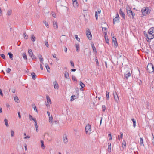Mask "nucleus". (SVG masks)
Masks as SVG:
<instances>
[{
    "label": "nucleus",
    "mask_w": 154,
    "mask_h": 154,
    "mask_svg": "<svg viewBox=\"0 0 154 154\" xmlns=\"http://www.w3.org/2000/svg\"><path fill=\"white\" fill-rule=\"evenodd\" d=\"M148 34H146L148 41L149 40H151L154 38V27H151L149 29Z\"/></svg>",
    "instance_id": "nucleus-1"
},
{
    "label": "nucleus",
    "mask_w": 154,
    "mask_h": 154,
    "mask_svg": "<svg viewBox=\"0 0 154 154\" xmlns=\"http://www.w3.org/2000/svg\"><path fill=\"white\" fill-rule=\"evenodd\" d=\"M126 8L127 14L130 17H131L132 18H133L134 17V14H133L132 13V12L131 10V9L129 8V7L128 6H127V7H126Z\"/></svg>",
    "instance_id": "nucleus-2"
},
{
    "label": "nucleus",
    "mask_w": 154,
    "mask_h": 154,
    "mask_svg": "<svg viewBox=\"0 0 154 154\" xmlns=\"http://www.w3.org/2000/svg\"><path fill=\"white\" fill-rule=\"evenodd\" d=\"M85 131L86 133L88 134H90L91 133V126L90 124H88L86 125Z\"/></svg>",
    "instance_id": "nucleus-3"
},
{
    "label": "nucleus",
    "mask_w": 154,
    "mask_h": 154,
    "mask_svg": "<svg viewBox=\"0 0 154 154\" xmlns=\"http://www.w3.org/2000/svg\"><path fill=\"white\" fill-rule=\"evenodd\" d=\"M147 70L148 72L150 73L152 72H154V66L152 63H149L148 64L147 66Z\"/></svg>",
    "instance_id": "nucleus-4"
},
{
    "label": "nucleus",
    "mask_w": 154,
    "mask_h": 154,
    "mask_svg": "<svg viewBox=\"0 0 154 154\" xmlns=\"http://www.w3.org/2000/svg\"><path fill=\"white\" fill-rule=\"evenodd\" d=\"M141 11L142 15H146L150 13V10L147 7L143 8L141 10Z\"/></svg>",
    "instance_id": "nucleus-5"
},
{
    "label": "nucleus",
    "mask_w": 154,
    "mask_h": 154,
    "mask_svg": "<svg viewBox=\"0 0 154 154\" xmlns=\"http://www.w3.org/2000/svg\"><path fill=\"white\" fill-rule=\"evenodd\" d=\"M60 39V42L61 44H64L67 40L66 37L64 35L61 36Z\"/></svg>",
    "instance_id": "nucleus-6"
},
{
    "label": "nucleus",
    "mask_w": 154,
    "mask_h": 154,
    "mask_svg": "<svg viewBox=\"0 0 154 154\" xmlns=\"http://www.w3.org/2000/svg\"><path fill=\"white\" fill-rule=\"evenodd\" d=\"M86 35L89 40H91L92 39V37L91 33L89 31V29H88L86 32Z\"/></svg>",
    "instance_id": "nucleus-7"
},
{
    "label": "nucleus",
    "mask_w": 154,
    "mask_h": 154,
    "mask_svg": "<svg viewBox=\"0 0 154 154\" xmlns=\"http://www.w3.org/2000/svg\"><path fill=\"white\" fill-rule=\"evenodd\" d=\"M119 20V16L117 13V16L115 18L113 19V24H114L115 23L118 22Z\"/></svg>",
    "instance_id": "nucleus-8"
},
{
    "label": "nucleus",
    "mask_w": 154,
    "mask_h": 154,
    "mask_svg": "<svg viewBox=\"0 0 154 154\" xmlns=\"http://www.w3.org/2000/svg\"><path fill=\"white\" fill-rule=\"evenodd\" d=\"M131 75V73L130 71H127L125 73V77L126 79H128V78Z\"/></svg>",
    "instance_id": "nucleus-9"
},
{
    "label": "nucleus",
    "mask_w": 154,
    "mask_h": 154,
    "mask_svg": "<svg viewBox=\"0 0 154 154\" xmlns=\"http://www.w3.org/2000/svg\"><path fill=\"white\" fill-rule=\"evenodd\" d=\"M114 98L115 100V101L117 102L118 103L119 101V98L117 94L116 93L115 94H113Z\"/></svg>",
    "instance_id": "nucleus-10"
},
{
    "label": "nucleus",
    "mask_w": 154,
    "mask_h": 154,
    "mask_svg": "<svg viewBox=\"0 0 154 154\" xmlns=\"http://www.w3.org/2000/svg\"><path fill=\"white\" fill-rule=\"evenodd\" d=\"M53 25L54 28L55 29H57L58 28L57 22L56 21H54L53 22Z\"/></svg>",
    "instance_id": "nucleus-11"
},
{
    "label": "nucleus",
    "mask_w": 154,
    "mask_h": 154,
    "mask_svg": "<svg viewBox=\"0 0 154 154\" xmlns=\"http://www.w3.org/2000/svg\"><path fill=\"white\" fill-rule=\"evenodd\" d=\"M73 5L75 8H77L78 6V4L76 0H72Z\"/></svg>",
    "instance_id": "nucleus-12"
},
{
    "label": "nucleus",
    "mask_w": 154,
    "mask_h": 154,
    "mask_svg": "<svg viewBox=\"0 0 154 154\" xmlns=\"http://www.w3.org/2000/svg\"><path fill=\"white\" fill-rule=\"evenodd\" d=\"M104 38L106 41V42L108 44L109 43V39L108 38V36L107 35V33L106 32H104Z\"/></svg>",
    "instance_id": "nucleus-13"
},
{
    "label": "nucleus",
    "mask_w": 154,
    "mask_h": 154,
    "mask_svg": "<svg viewBox=\"0 0 154 154\" xmlns=\"http://www.w3.org/2000/svg\"><path fill=\"white\" fill-rule=\"evenodd\" d=\"M53 84L54 88L55 89H58V84L56 81H55L53 82Z\"/></svg>",
    "instance_id": "nucleus-14"
},
{
    "label": "nucleus",
    "mask_w": 154,
    "mask_h": 154,
    "mask_svg": "<svg viewBox=\"0 0 154 154\" xmlns=\"http://www.w3.org/2000/svg\"><path fill=\"white\" fill-rule=\"evenodd\" d=\"M112 42H114L115 45L117 46L118 45V44L116 41V38L114 36H113L112 37Z\"/></svg>",
    "instance_id": "nucleus-15"
},
{
    "label": "nucleus",
    "mask_w": 154,
    "mask_h": 154,
    "mask_svg": "<svg viewBox=\"0 0 154 154\" xmlns=\"http://www.w3.org/2000/svg\"><path fill=\"white\" fill-rule=\"evenodd\" d=\"M120 15L124 19L125 18V15L122 10L120 9L119 12Z\"/></svg>",
    "instance_id": "nucleus-16"
},
{
    "label": "nucleus",
    "mask_w": 154,
    "mask_h": 154,
    "mask_svg": "<svg viewBox=\"0 0 154 154\" xmlns=\"http://www.w3.org/2000/svg\"><path fill=\"white\" fill-rule=\"evenodd\" d=\"M38 57L39 58V60H40V61L41 62V63L42 64H44V63L43 62V59L42 58V56L41 55H40V54H39L38 55Z\"/></svg>",
    "instance_id": "nucleus-17"
},
{
    "label": "nucleus",
    "mask_w": 154,
    "mask_h": 154,
    "mask_svg": "<svg viewBox=\"0 0 154 154\" xmlns=\"http://www.w3.org/2000/svg\"><path fill=\"white\" fill-rule=\"evenodd\" d=\"M45 66L47 70V72H50V69L49 65L47 64L46 63L45 64Z\"/></svg>",
    "instance_id": "nucleus-18"
},
{
    "label": "nucleus",
    "mask_w": 154,
    "mask_h": 154,
    "mask_svg": "<svg viewBox=\"0 0 154 154\" xmlns=\"http://www.w3.org/2000/svg\"><path fill=\"white\" fill-rule=\"evenodd\" d=\"M108 148L107 151L109 152H111V143H108Z\"/></svg>",
    "instance_id": "nucleus-19"
},
{
    "label": "nucleus",
    "mask_w": 154,
    "mask_h": 154,
    "mask_svg": "<svg viewBox=\"0 0 154 154\" xmlns=\"http://www.w3.org/2000/svg\"><path fill=\"white\" fill-rule=\"evenodd\" d=\"M46 99L47 103H50V104H51V99L48 95L46 96Z\"/></svg>",
    "instance_id": "nucleus-20"
},
{
    "label": "nucleus",
    "mask_w": 154,
    "mask_h": 154,
    "mask_svg": "<svg viewBox=\"0 0 154 154\" xmlns=\"http://www.w3.org/2000/svg\"><path fill=\"white\" fill-rule=\"evenodd\" d=\"M49 121L50 123H52L53 122V118L52 115L49 117Z\"/></svg>",
    "instance_id": "nucleus-21"
},
{
    "label": "nucleus",
    "mask_w": 154,
    "mask_h": 154,
    "mask_svg": "<svg viewBox=\"0 0 154 154\" xmlns=\"http://www.w3.org/2000/svg\"><path fill=\"white\" fill-rule=\"evenodd\" d=\"M28 52L29 55L30 56H32L33 55V53L31 49H29L28 50Z\"/></svg>",
    "instance_id": "nucleus-22"
},
{
    "label": "nucleus",
    "mask_w": 154,
    "mask_h": 154,
    "mask_svg": "<svg viewBox=\"0 0 154 154\" xmlns=\"http://www.w3.org/2000/svg\"><path fill=\"white\" fill-rule=\"evenodd\" d=\"M140 145L143 146H144V144H143V139L141 138H140Z\"/></svg>",
    "instance_id": "nucleus-23"
},
{
    "label": "nucleus",
    "mask_w": 154,
    "mask_h": 154,
    "mask_svg": "<svg viewBox=\"0 0 154 154\" xmlns=\"http://www.w3.org/2000/svg\"><path fill=\"white\" fill-rule=\"evenodd\" d=\"M12 10L11 9L8 10L7 12V15L8 16L10 15L12 13Z\"/></svg>",
    "instance_id": "nucleus-24"
},
{
    "label": "nucleus",
    "mask_w": 154,
    "mask_h": 154,
    "mask_svg": "<svg viewBox=\"0 0 154 154\" xmlns=\"http://www.w3.org/2000/svg\"><path fill=\"white\" fill-rule=\"evenodd\" d=\"M65 77L66 79L69 78V75L68 73L67 72H65L64 73Z\"/></svg>",
    "instance_id": "nucleus-25"
},
{
    "label": "nucleus",
    "mask_w": 154,
    "mask_h": 154,
    "mask_svg": "<svg viewBox=\"0 0 154 154\" xmlns=\"http://www.w3.org/2000/svg\"><path fill=\"white\" fill-rule=\"evenodd\" d=\"M14 100L15 102H17L18 103L19 102V100L18 97L17 96H15L14 97Z\"/></svg>",
    "instance_id": "nucleus-26"
},
{
    "label": "nucleus",
    "mask_w": 154,
    "mask_h": 154,
    "mask_svg": "<svg viewBox=\"0 0 154 154\" xmlns=\"http://www.w3.org/2000/svg\"><path fill=\"white\" fill-rule=\"evenodd\" d=\"M4 122L5 123V124L6 127H8L9 126V125L8 123V120L5 119H4Z\"/></svg>",
    "instance_id": "nucleus-27"
},
{
    "label": "nucleus",
    "mask_w": 154,
    "mask_h": 154,
    "mask_svg": "<svg viewBox=\"0 0 154 154\" xmlns=\"http://www.w3.org/2000/svg\"><path fill=\"white\" fill-rule=\"evenodd\" d=\"M31 75L33 79L35 80L36 79V75L33 72L31 74Z\"/></svg>",
    "instance_id": "nucleus-28"
},
{
    "label": "nucleus",
    "mask_w": 154,
    "mask_h": 154,
    "mask_svg": "<svg viewBox=\"0 0 154 154\" xmlns=\"http://www.w3.org/2000/svg\"><path fill=\"white\" fill-rule=\"evenodd\" d=\"M41 147L43 149H44L45 148V146L44 144V141L42 140H41Z\"/></svg>",
    "instance_id": "nucleus-29"
},
{
    "label": "nucleus",
    "mask_w": 154,
    "mask_h": 154,
    "mask_svg": "<svg viewBox=\"0 0 154 154\" xmlns=\"http://www.w3.org/2000/svg\"><path fill=\"white\" fill-rule=\"evenodd\" d=\"M91 46H92L94 52H97L96 48L94 46V45L93 44H92V45Z\"/></svg>",
    "instance_id": "nucleus-30"
},
{
    "label": "nucleus",
    "mask_w": 154,
    "mask_h": 154,
    "mask_svg": "<svg viewBox=\"0 0 154 154\" xmlns=\"http://www.w3.org/2000/svg\"><path fill=\"white\" fill-rule=\"evenodd\" d=\"M79 84L80 86H81V89L82 88H83L85 86V84L81 81L80 82Z\"/></svg>",
    "instance_id": "nucleus-31"
},
{
    "label": "nucleus",
    "mask_w": 154,
    "mask_h": 154,
    "mask_svg": "<svg viewBox=\"0 0 154 154\" xmlns=\"http://www.w3.org/2000/svg\"><path fill=\"white\" fill-rule=\"evenodd\" d=\"M76 49L77 51L78 52H79V45L76 44Z\"/></svg>",
    "instance_id": "nucleus-32"
},
{
    "label": "nucleus",
    "mask_w": 154,
    "mask_h": 154,
    "mask_svg": "<svg viewBox=\"0 0 154 154\" xmlns=\"http://www.w3.org/2000/svg\"><path fill=\"white\" fill-rule=\"evenodd\" d=\"M122 147L123 148H125L126 146V144L125 141H123L122 142Z\"/></svg>",
    "instance_id": "nucleus-33"
},
{
    "label": "nucleus",
    "mask_w": 154,
    "mask_h": 154,
    "mask_svg": "<svg viewBox=\"0 0 154 154\" xmlns=\"http://www.w3.org/2000/svg\"><path fill=\"white\" fill-rule=\"evenodd\" d=\"M32 120H33L35 122V126H38L37 125V122L36 121V119H33Z\"/></svg>",
    "instance_id": "nucleus-34"
},
{
    "label": "nucleus",
    "mask_w": 154,
    "mask_h": 154,
    "mask_svg": "<svg viewBox=\"0 0 154 154\" xmlns=\"http://www.w3.org/2000/svg\"><path fill=\"white\" fill-rule=\"evenodd\" d=\"M23 56L24 60H26L27 59V57L26 54H23Z\"/></svg>",
    "instance_id": "nucleus-35"
},
{
    "label": "nucleus",
    "mask_w": 154,
    "mask_h": 154,
    "mask_svg": "<svg viewBox=\"0 0 154 154\" xmlns=\"http://www.w3.org/2000/svg\"><path fill=\"white\" fill-rule=\"evenodd\" d=\"M35 38L34 36L33 35H32L31 36V40L33 42H34L35 40Z\"/></svg>",
    "instance_id": "nucleus-36"
},
{
    "label": "nucleus",
    "mask_w": 154,
    "mask_h": 154,
    "mask_svg": "<svg viewBox=\"0 0 154 154\" xmlns=\"http://www.w3.org/2000/svg\"><path fill=\"white\" fill-rule=\"evenodd\" d=\"M132 121L133 122V127H136V121L134 119H132Z\"/></svg>",
    "instance_id": "nucleus-37"
},
{
    "label": "nucleus",
    "mask_w": 154,
    "mask_h": 154,
    "mask_svg": "<svg viewBox=\"0 0 154 154\" xmlns=\"http://www.w3.org/2000/svg\"><path fill=\"white\" fill-rule=\"evenodd\" d=\"M44 23L45 24V26H46V27L47 28H49V25L48 23V22L45 21H44Z\"/></svg>",
    "instance_id": "nucleus-38"
},
{
    "label": "nucleus",
    "mask_w": 154,
    "mask_h": 154,
    "mask_svg": "<svg viewBox=\"0 0 154 154\" xmlns=\"http://www.w3.org/2000/svg\"><path fill=\"white\" fill-rule=\"evenodd\" d=\"M8 54L10 58L11 59V60H13V54L10 52H9Z\"/></svg>",
    "instance_id": "nucleus-39"
},
{
    "label": "nucleus",
    "mask_w": 154,
    "mask_h": 154,
    "mask_svg": "<svg viewBox=\"0 0 154 154\" xmlns=\"http://www.w3.org/2000/svg\"><path fill=\"white\" fill-rule=\"evenodd\" d=\"M63 142L65 143H66L68 142V139L66 137H64Z\"/></svg>",
    "instance_id": "nucleus-40"
},
{
    "label": "nucleus",
    "mask_w": 154,
    "mask_h": 154,
    "mask_svg": "<svg viewBox=\"0 0 154 154\" xmlns=\"http://www.w3.org/2000/svg\"><path fill=\"white\" fill-rule=\"evenodd\" d=\"M106 97L107 99V100H108L109 98V93L108 92L106 91Z\"/></svg>",
    "instance_id": "nucleus-41"
},
{
    "label": "nucleus",
    "mask_w": 154,
    "mask_h": 154,
    "mask_svg": "<svg viewBox=\"0 0 154 154\" xmlns=\"http://www.w3.org/2000/svg\"><path fill=\"white\" fill-rule=\"evenodd\" d=\"M52 16L54 18H56V14L54 13V12H52L51 13Z\"/></svg>",
    "instance_id": "nucleus-42"
},
{
    "label": "nucleus",
    "mask_w": 154,
    "mask_h": 154,
    "mask_svg": "<svg viewBox=\"0 0 154 154\" xmlns=\"http://www.w3.org/2000/svg\"><path fill=\"white\" fill-rule=\"evenodd\" d=\"M24 37L26 39H27L28 37V35H26V33H23Z\"/></svg>",
    "instance_id": "nucleus-43"
},
{
    "label": "nucleus",
    "mask_w": 154,
    "mask_h": 154,
    "mask_svg": "<svg viewBox=\"0 0 154 154\" xmlns=\"http://www.w3.org/2000/svg\"><path fill=\"white\" fill-rule=\"evenodd\" d=\"M75 37L76 39L79 42H80V38L78 37V35H75Z\"/></svg>",
    "instance_id": "nucleus-44"
},
{
    "label": "nucleus",
    "mask_w": 154,
    "mask_h": 154,
    "mask_svg": "<svg viewBox=\"0 0 154 154\" xmlns=\"http://www.w3.org/2000/svg\"><path fill=\"white\" fill-rule=\"evenodd\" d=\"M11 136L13 137L14 136V131L13 130H11Z\"/></svg>",
    "instance_id": "nucleus-45"
},
{
    "label": "nucleus",
    "mask_w": 154,
    "mask_h": 154,
    "mask_svg": "<svg viewBox=\"0 0 154 154\" xmlns=\"http://www.w3.org/2000/svg\"><path fill=\"white\" fill-rule=\"evenodd\" d=\"M95 61H96V63L97 65L98 66H99V62H98V59L97 57H96V58L95 59Z\"/></svg>",
    "instance_id": "nucleus-46"
},
{
    "label": "nucleus",
    "mask_w": 154,
    "mask_h": 154,
    "mask_svg": "<svg viewBox=\"0 0 154 154\" xmlns=\"http://www.w3.org/2000/svg\"><path fill=\"white\" fill-rule=\"evenodd\" d=\"M1 57L3 59H5V55L3 54H1Z\"/></svg>",
    "instance_id": "nucleus-47"
},
{
    "label": "nucleus",
    "mask_w": 154,
    "mask_h": 154,
    "mask_svg": "<svg viewBox=\"0 0 154 154\" xmlns=\"http://www.w3.org/2000/svg\"><path fill=\"white\" fill-rule=\"evenodd\" d=\"M70 63H71V66L72 67H74V64L73 62L72 61H70Z\"/></svg>",
    "instance_id": "nucleus-48"
},
{
    "label": "nucleus",
    "mask_w": 154,
    "mask_h": 154,
    "mask_svg": "<svg viewBox=\"0 0 154 154\" xmlns=\"http://www.w3.org/2000/svg\"><path fill=\"white\" fill-rule=\"evenodd\" d=\"M33 108H34V110L35 111H36V112H38V111H37V109H36V107L35 106V105L34 106H33Z\"/></svg>",
    "instance_id": "nucleus-49"
},
{
    "label": "nucleus",
    "mask_w": 154,
    "mask_h": 154,
    "mask_svg": "<svg viewBox=\"0 0 154 154\" xmlns=\"http://www.w3.org/2000/svg\"><path fill=\"white\" fill-rule=\"evenodd\" d=\"M108 137H109V140H112V138L111 134H109Z\"/></svg>",
    "instance_id": "nucleus-50"
},
{
    "label": "nucleus",
    "mask_w": 154,
    "mask_h": 154,
    "mask_svg": "<svg viewBox=\"0 0 154 154\" xmlns=\"http://www.w3.org/2000/svg\"><path fill=\"white\" fill-rule=\"evenodd\" d=\"M74 97H75V96H71V101H73L74 100V98H73Z\"/></svg>",
    "instance_id": "nucleus-51"
},
{
    "label": "nucleus",
    "mask_w": 154,
    "mask_h": 154,
    "mask_svg": "<svg viewBox=\"0 0 154 154\" xmlns=\"http://www.w3.org/2000/svg\"><path fill=\"white\" fill-rule=\"evenodd\" d=\"M10 71H11V69L10 68H8L6 70V72L7 73H9Z\"/></svg>",
    "instance_id": "nucleus-52"
},
{
    "label": "nucleus",
    "mask_w": 154,
    "mask_h": 154,
    "mask_svg": "<svg viewBox=\"0 0 154 154\" xmlns=\"http://www.w3.org/2000/svg\"><path fill=\"white\" fill-rule=\"evenodd\" d=\"M45 44L47 47H49V45L47 42H45Z\"/></svg>",
    "instance_id": "nucleus-53"
},
{
    "label": "nucleus",
    "mask_w": 154,
    "mask_h": 154,
    "mask_svg": "<svg viewBox=\"0 0 154 154\" xmlns=\"http://www.w3.org/2000/svg\"><path fill=\"white\" fill-rule=\"evenodd\" d=\"M102 109L103 111H104L106 109V107L105 105L102 106Z\"/></svg>",
    "instance_id": "nucleus-54"
},
{
    "label": "nucleus",
    "mask_w": 154,
    "mask_h": 154,
    "mask_svg": "<svg viewBox=\"0 0 154 154\" xmlns=\"http://www.w3.org/2000/svg\"><path fill=\"white\" fill-rule=\"evenodd\" d=\"M97 11H96L95 12V17L96 20H97L98 19V16H97Z\"/></svg>",
    "instance_id": "nucleus-55"
},
{
    "label": "nucleus",
    "mask_w": 154,
    "mask_h": 154,
    "mask_svg": "<svg viewBox=\"0 0 154 154\" xmlns=\"http://www.w3.org/2000/svg\"><path fill=\"white\" fill-rule=\"evenodd\" d=\"M29 118L30 120L32 119V120L33 119H36L35 118H33L32 116H31V115H29Z\"/></svg>",
    "instance_id": "nucleus-56"
},
{
    "label": "nucleus",
    "mask_w": 154,
    "mask_h": 154,
    "mask_svg": "<svg viewBox=\"0 0 154 154\" xmlns=\"http://www.w3.org/2000/svg\"><path fill=\"white\" fill-rule=\"evenodd\" d=\"M30 136H27L26 137H24V139H29V138H30Z\"/></svg>",
    "instance_id": "nucleus-57"
},
{
    "label": "nucleus",
    "mask_w": 154,
    "mask_h": 154,
    "mask_svg": "<svg viewBox=\"0 0 154 154\" xmlns=\"http://www.w3.org/2000/svg\"><path fill=\"white\" fill-rule=\"evenodd\" d=\"M0 94L2 96H3V94L2 92V90L0 88Z\"/></svg>",
    "instance_id": "nucleus-58"
},
{
    "label": "nucleus",
    "mask_w": 154,
    "mask_h": 154,
    "mask_svg": "<svg viewBox=\"0 0 154 154\" xmlns=\"http://www.w3.org/2000/svg\"><path fill=\"white\" fill-rule=\"evenodd\" d=\"M31 57H32V59H36V57L35 56L33 55V54L32 56H31Z\"/></svg>",
    "instance_id": "nucleus-59"
},
{
    "label": "nucleus",
    "mask_w": 154,
    "mask_h": 154,
    "mask_svg": "<svg viewBox=\"0 0 154 154\" xmlns=\"http://www.w3.org/2000/svg\"><path fill=\"white\" fill-rule=\"evenodd\" d=\"M36 131L37 132H38V126H35Z\"/></svg>",
    "instance_id": "nucleus-60"
},
{
    "label": "nucleus",
    "mask_w": 154,
    "mask_h": 154,
    "mask_svg": "<svg viewBox=\"0 0 154 154\" xmlns=\"http://www.w3.org/2000/svg\"><path fill=\"white\" fill-rule=\"evenodd\" d=\"M123 134L122 132L120 133V138L121 139L122 138Z\"/></svg>",
    "instance_id": "nucleus-61"
},
{
    "label": "nucleus",
    "mask_w": 154,
    "mask_h": 154,
    "mask_svg": "<svg viewBox=\"0 0 154 154\" xmlns=\"http://www.w3.org/2000/svg\"><path fill=\"white\" fill-rule=\"evenodd\" d=\"M25 149L26 151L27 150V147L26 144H25L24 146Z\"/></svg>",
    "instance_id": "nucleus-62"
},
{
    "label": "nucleus",
    "mask_w": 154,
    "mask_h": 154,
    "mask_svg": "<svg viewBox=\"0 0 154 154\" xmlns=\"http://www.w3.org/2000/svg\"><path fill=\"white\" fill-rule=\"evenodd\" d=\"M152 136H153V138L152 139V143L153 145H154V137H153V134L152 135Z\"/></svg>",
    "instance_id": "nucleus-63"
},
{
    "label": "nucleus",
    "mask_w": 154,
    "mask_h": 154,
    "mask_svg": "<svg viewBox=\"0 0 154 154\" xmlns=\"http://www.w3.org/2000/svg\"><path fill=\"white\" fill-rule=\"evenodd\" d=\"M72 80H76V78L75 77V76H73L72 77Z\"/></svg>",
    "instance_id": "nucleus-64"
}]
</instances>
